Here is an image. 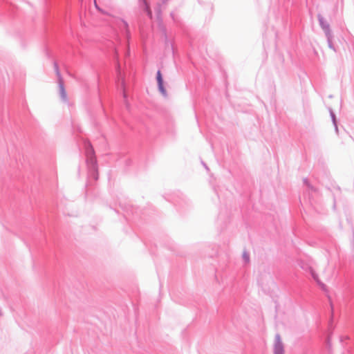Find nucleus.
Here are the masks:
<instances>
[{"label":"nucleus","mask_w":354,"mask_h":354,"mask_svg":"<svg viewBox=\"0 0 354 354\" xmlns=\"http://www.w3.org/2000/svg\"><path fill=\"white\" fill-rule=\"evenodd\" d=\"M121 84H122V86H123V88H124V82L123 79H122Z\"/></svg>","instance_id":"6"},{"label":"nucleus","mask_w":354,"mask_h":354,"mask_svg":"<svg viewBox=\"0 0 354 354\" xmlns=\"http://www.w3.org/2000/svg\"><path fill=\"white\" fill-rule=\"evenodd\" d=\"M312 275L314 279L316 280L319 284L324 286V284L320 281L318 276L314 272H312Z\"/></svg>","instance_id":"4"},{"label":"nucleus","mask_w":354,"mask_h":354,"mask_svg":"<svg viewBox=\"0 0 354 354\" xmlns=\"http://www.w3.org/2000/svg\"><path fill=\"white\" fill-rule=\"evenodd\" d=\"M147 12H148V15L151 17V10L147 8Z\"/></svg>","instance_id":"5"},{"label":"nucleus","mask_w":354,"mask_h":354,"mask_svg":"<svg viewBox=\"0 0 354 354\" xmlns=\"http://www.w3.org/2000/svg\"><path fill=\"white\" fill-rule=\"evenodd\" d=\"M243 258L244 261L246 263L249 262V261H250V256H249V254L247 252H244L243 253Z\"/></svg>","instance_id":"3"},{"label":"nucleus","mask_w":354,"mask_h":354,"mask_svg":"<svg viewBox=\"0 0 354 354\" xmlns=\"http://www.w3.org/2000/svg\"><path fill=\"white\" fill-rule=\"evenodd\" d=\"M274 353V354H284L283 346L279 335L275 336Z\"/></svg>","instance_id":"1"},{"label":"nucleus","mask_w":354,"mask_h":354,"mask_svg":"<svg viewBox=\"0 0 354 354\" xmlns=\"http://www.w3.org/2000/svg\"><path fill=\"white\" fill-rule=\"evenodd\" d=\"M157 82H158L159 91L163 95H166L167 92L163 86V80H162L161 72L160 71H158L157 72Z\"/></svg>","instance_id":"2"}]
</instances>
